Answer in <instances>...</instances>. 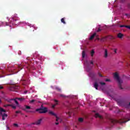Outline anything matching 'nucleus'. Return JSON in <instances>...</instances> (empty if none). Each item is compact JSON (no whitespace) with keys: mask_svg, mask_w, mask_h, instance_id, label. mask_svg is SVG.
Masks as SVG:
<instances>
[{"mask_svg":"<svg viewBox=\"0 0 130 130\" xmlns=\"http://www.w3.org/2000/svg\"><path fill=\"white\" fill-rule=\"evenodd\" d=\"M114 78L115 80H116L117 83H118V86L119 88V89H120V90H123V88L122 87V80H121L120 78H119V76L118 75V74H117V73H115L114 74Z\"/></svg>","mask_w":130,"mask_h":130,"instance_id":"1","label":"nucleus"},{"mask_svg":"<svg viewBox=\"0 0 130 130\" xmlns=\"http://www.w3.org/2000/svg\"><path fill=\"white\" fill-rule=\"evenodd\" d=\"M126 119V117H125L124 119H121L119 120H115L113 119H110V122L112 123V124H115V123H125V122H127L130 120V119Z\"/></svg>","mask_w":130,"mask_h":130,"instance_id":"2","label":"nucleus"},{"mask_svg":"<svg viewBox=\"0 0 130 130\" xmlns=\"http://www.w3.org/2000/svg\"><path fill=\"white\" fill-rule=\"evenodd\" d=\"M36 111L40 114L46 113V112H48V109L46 107H43V105H41V107L37 109Z\"/></svg>","mask_w":130,"mask_h":130,"instance_id":"3","label":"nucleus"},{"mask_svg":"<svg viewBox=\"0 0 130 130\" xmlns=\"http://www.w3.org/2000/svg\"><path fill=\"white\" fill-rule=\"evenodd\" d=\"M3 112H7V111L3 108H0V115L2 116V120H5V117H8V114L5 113H3Z\"/></svg>","mask_w":130,"mask_h":130,"instance_id":"4","label":"nucleus"},{"mask_svg":"<svg viewBox=\"0 0 130 130\" xmlns=\"http://www.w3.org/2000/svg\"><path fill=\"white\" fill-rule=\"evenodd\" d=\"M42 120H43V119L40 118L39 120H38L37 121H36L35 122L31 123V125H32V124H36V125H40V124H41V122H42Z\"/></svg>","mask_w":130,"mask_h":130,"instance_id":"5","label":"nucleus"},{"mask_svg":"<svg viewBox=\"0 0 130 130\" xmlns=\"http://www.w3.org/2000/svg\"><path fill=\"white\" fill-rule=\"evenodd\" d=\"M49 114H51V115H53V116H55V117L56 118V121H58V119H59V118H58V117H57V116L55 114V113H54L53 112H52L51 111H49Z\"/></svg>","mask_w":130,"mask_h":130,"instance_id":"6","label":"nucleus"},{"mask_svg":"<svg viewBox=\"0 0 130 130\" xmlns=\"http://www.w3.org/2000/svg\"><path fill=\"white\" fill-rule=\"evenodd\" d=\"M95 117H96V118H99L100 119H103V117L98 113L95 114Z\"/></svg>","mask_w":130,"mask_h":130,"instance_id":"7","label":"nucleus"},{"mask_svg":"<svg viewBox=\"0 0 130 130\" xmlns=\"http://www.w3.org/2000/svg\"><path fill=\"white\" fill-rule=\"evenodd\" d=\"M54 102L55 103V104H54L52 106V108H54L55 107V106H56V105H58V101L56 100H54Z\"/></svg>","mask_w":130,"mask_h":130,"instance_id":"8","label":"nucleus"},{"mask_svg":"<svg viewBox=\"0 0 130 130\" xmlns=\"http://www.w3.org/2000/svg\"><path fill=\"white\" fill-rule=\"evenodd\" d=\"M96 35L97 34H96V32H94L92 35L90 36V37L89 38V40H93V39L96 36Z\"/></svg>","mask_w":130,"mask_h":130,"instance_id":"9","label":"nucleus"},{"mask_svg":"<svg viewBox=\"0 0 130 130\" xmlns=\"http://www.w3.org/2000/svg\"><path fill=\"white\" fill-rule=\"evenodd\" d=\"M108 52L107 51V49H105V54H104V57L106 58L108 57Z\"/></svg>","mask_w":130,"mask_h":130,"instance_id":"10","label":"nucleus"},{"mask_svg":"<svg viewBox=\"0 0 130 130\" xmlns=\"http://www.w3.org/2000/svg\"><path fill=\"white\" fill-rule=\"evenodd\" d=\"M98 83L97 82H95L94 83V88H95V89H96V90H98Z\"/></svg>","mask_w":130,"mask_h":130,"instance_id":"11","label":"nucleus"},{"mask_svg":"<svg viewBox=\"0 0 130 130\" xmlns=\"http://www.w3.org/2000/svg\"><path fill=\"white\" fill-rule=\"evenodd\" d=\"M123 36V34H121V33H119L117 35V37L118 38H120L121 39L122 38V37Z\"/></svg>","mask_w":130,"mask_h":130,"instance_id":"12","label":"nucleus"},{"mask_svg":"<svg viewBox=\"0 0 130 130\" xmlns=\"http://www.w3.org/2000/svg\"><path fill=\"white\" fill-rule=\"evenodd\" d=\"M18 21V19H15L13 18V23L14 25H18L19 24V22H17Z\"/></svg>","mask_w":130,"mask_h":130,"instance_id":"13","label":"nucleus"},{"mask_svg":"<svg viewBox=\"0 0 130 130\" xmlns=\"http://www.w3.org/2000/svg\"><path fill=\"white\" fill-rule=\"evenodd\" d=\"M16 99L17 100H19V101H20L21 102H22V101H24V100H25V98H17Z\"/></svg>","mask_w":130,"mask_h":130,"instance_id":"14","label":"nucleus"},{"mask_svg":"<svg viewBox=\"0 0 130 130\" xmlns=\"http://www.w3.org/2000/svg\"><path fill=\"white\" fill-rule=\"evenodd\" d=\"M82 54L83 58H85V56H86V51L85 50H83L82 51Z\"/></svg>","mask_w":130,"mask_h":130,"instance_id":"15","label":"nucleus"},{"mask_svg":"<svg viewBox=\"0 0 130 130\" xmlns=\"http://www.w3.org/2000/svg\"><path fill=\"white\" fill-rule=\"evenodd\" d=\"M7 106H10L11 107H12L13 109H16L17 108V107H16V106H14V105H8Z\"/></svg>","mask_w":130,"mask_h":130,"instance_id":"16","label":"nucleus"},{"mask_svg":"<svg viewBox=\"0 0 130 130\" xmlns=\"http://www.w3.org/2000/svg\"><path fill=\"white\" fill-rule=\"evenodd\" d=\"M13 100H14L15 103L16 104V105H17V106H19V102H18V101H17V99H14Z\"/></svg>","mask_w":130,"mask_h":130,"instance_id":"17","label":"nucleus"},{"mask_svg":"<svg viewBox=\"0 0 130 130\" xmlns=\"http://www.w3.org/2000/svg\"><path fill=\"white\" fill-rule=\"evenodd\" d=\"M94 53H95V51L94 50H91V52H90V54H91V56L92 57L93 56Z\"/></svg>","mask_w":130,"mask_h":130,"instance_id":"18","label":"nucleus"},{"mask_svg":"<svg viewBox=\"0 0 130 130\" xmlns=\"http://www.w3.org/2000/svg\"><path fill=\"white\" fill-rule=\"evenodd\" d=\"M61 23H63V24H67V23L64 21V18H63L61 19Z\"/></svg>","mask_w":130,"mask_h":130,"instance_id":"19","label":"nucleus"},{"mask_svg":"<svg viewBox=\"0 0 130 130\" xmlns=\"http://www.w3.org/2000/svg\"><path fill=\"white\" fill-rule=\"evenodd\" d=\"M106 39H107V37H105L104 38H102L101 40V41L104 42L105 41V40H106Z\"/></svg>","mask_w":130,"mask_h":130,"instance_id":"20","label":"nucleus"},{"mask_svg":"<svg viewBox=\"0 0 130 130\" xmlns=\"http://www.w3.org/2000/svg\"><path fill=\"white\" fill-rule=\"evenodd\" d=\"M83 118H79L78 119V121H79L80 122H83Z\"/></svg>","mask_w":130,"mask_h":130,"instance_id":"21","label":"nucleus"},{"mask_svg":"<svg viewBox=\"0 0 130 130\" xmlns=\"http://www.w3.org/2000/svg\"><path fill=\"white\" fill-rule=\"evenodd\" d=\"M25 106V109H31V107L29 106Z\"/></svg>","mask_w":130,"mask_h":130,"instance_id":"22","label":"nucleus"},{"mask_svg":"<svg viewBox=\"0 0 130 130\" xmlns=\"http://www.w3.org/2000/svg\"><path fill=\"white\" fill-rule=\"evenodd\" d=\"M100 83L101 85H102V86H104V85H106L105 82H100Z\"/></svg>","mask_w":130,"mask_h":130,"instance_id":"23","label":"nucleus"},{"mask_svg":"<svg viewBox=\"0 0 130 130\" xmlns=\"http://www.w3.org/2000/svg\"><path fill=\"white\" fill-rule=\"evenodd\" d=\"M126 26H127V25H120V28H122L123 27H125V28H126Z\"/></svg>","mask_w":130,"mask_h":130,"instance_id":"24","label":"nucleus"},{"mask_svg":"<svg viewBox=\"0 0 130 130\" xmlns=\"http://www.w3.org/2000/svg\"><path fill=\"white\" fill-rule=\"evenodd\" d=\"M14 126H15L16 127H18L19 126V125L17 123L13 124Z\"/></svg>","mask_w":130,"mask_h":130,"instance_id":"25","label":"nucleus"},{"mask_svg":"<svg viewBox=\"0 0 130 130\" xmlns=\"http://www.w3.org/2000/svg\"><path fill=\"white\" fill-rule=\"evenodd\" d=\"M56 89L57 90V91H59V92H60V91H61V89L59 88V87H56Z\"/></svg>","mask_w":130,"mask_h":130,"instance_id":"26","label":"nucleus"},{"mask_svg":"<svg viewBox=\"0 0 130 130\" xmlns=\"http://www.w3.org/2000/svg\"><path fill=\"white\" fill-rule=\"evenodd\" d=\"M13 100H14V99H10L9 100H7L8 102H9V103H11V101H12Z\"/></svg>","mask_w":130,"mask_h":130,"instance_id":"27","label":"nucleus"},{"mask_svg":"<svg viewBox=\"0 0 130 130\" xmlns=\"http://www.w3.org/2000/svg\"><path fill=\"white\" fill-rule=\"evenodd\" d=\"M98 75H99V77H103V76H102V74H101L100 73H98Z\"/></svg>","mask_w":130,"mask_h":130,"instance_id":"28","label":"nucleus"},{"mask_svg":"<svg viewBox=\"0 0 130 130\" xmlns=\"http://www.w3.org/2000/svg\"><path fill=\"white\" fill-rule=\"evenodd\" d=\"M35 100H32L31 101H30V103H33L34 102H35Z\"/></svg>","mask_w":130,"mask_h":130,"instance_id":"29","label":"nucleus"},{"mask_svg":"<svg viewBox=\"0 0 130 130\" xmlns=\"http://www.w3.org/2000/svg\"><path fill=\"white\" fill-rule=\"evenodd\" d=\"M105 81L106 82H110V79H107L105 80Z\"/></svg>","mask_w":130,"mask_h":130,"instance_id":"30","label":"nucleus"},{"mask_svg":"<svg viewBox=\"0 0 130 130\" xmlns=\"http://www.w3.org/2000/svg\"><path fill=\"white\" fill-rule=\"evenodd\" d=\"M16 113H21V111H16L15 112Z\"/></svg>","mask_w":130,"mask_h":130,"instance_id":"31","label":"nucleus"},{"mask_svg":"<svg viewBox=\"0 0 130 130\" xmlns=\"http://www.w3.org/2000/svg\"><path fill=\"white\" fill-rule=\"evenodd\" d=\"M3 89H4V86H0V90H3Z\"/></svg>","mask_w":130,"mask_h":130,"instance_id":"32","label":"nucleus"},{"mask_svg":"<svg viewBox=\"0 0 130 130\" xmlns=\"http://www.w3.org/2000/svg\"><path fill=\"white\" fill-rule=\"evenodd\" d=\"M126 28H128V29H130V26L129 25H127V26H126Z\"/></svg>","mask_w":130,"mask_h":130,"instance_id":"33","label":"nucleus"},{"mask_svg":"<svg viewBox=\"0 0 130 130\" xmlns=\"http://www.w3.org/2000/svg\"><path fill=\"white\" fill-rule=\"evenodd\" d=\"M100 31H101V29L98 28L97 32H100Z\"/></svg>","mask_w":130,"mask_h":130,"instance_id":"34","label":"nucleus"},{"mask_svg":"<svg viewBox=\"0 0 130 130\" xmlns=\"http://www.w3.org/2000/svg\"><path fill=\"white\" fill-rule=\"evenodd\" d=\"M60 97H66V96H64V95L63 94H60Z\"/></svg>","mask_w":130,"mask_h":130,"instance_id":"35","label":"nucleus"},{"mask_svg":"<svg viewBox=\"0 0 130 130\" xmlns=\"http://www.w3.org/2000/svg\"><path fill=\"white\" fill-rule=\"evenodd\" d=\"M127 7L129 9H130V4H128Z\"/></svg>","mask_w":130,"mask_h":130,"instance_id":"36","label":"nucleus"},{"mask_svg":"<svg viewBox=\"0 0 130 130\" xmlns=\"http://www.w3.org/2000/svg\"><path fill=\"white\" fill-rule=\"evenodd\" d=\"M127 107L128 108H130V102L129 103V104L128 105Z\"/></svg>","mask_w":130,"mask_h":130,"instance_id":"37","label":"nucleus"},{"mask_svg":"<svg viewBox=\"0 0 130 130\" xmlns=\"http://www.w3.org/2000/svg\"><path fill=\"white\" fill-rule=\"evenodd\" d=\"M116 50H117L116 49H114V52H115V53H117Z\"/></svg>","mask_w":130,"mask_h":130,"instance_id":"38","label":"nucleus"},{"mask_svg":"<svg viewBox=\"0 0 130 130\" xmlns=\"http://www.w3.org/2000/svg\"><path fill=\"white\" fill-rule=\"evenodd\" d=\"M59 123V122H55V124L56 125H58Z\"/></svg>","mask_w":130,"mask_h":130,"instance_id":"39","label":"nucleus"},{"mask_svg":"<svg viewBox=\"0 0 130 130\" xmlns=\"http://www.w3.org/2000/svg\"><path fill=\"white\" fill-rule=\"evenodd\" d=\"M90 63H91V64H94V63H93V61H91Z\"/></svg>","mask_w":130,"mask_h":130,"instance_id":"40","label":"nucleus"},{"mask_svg":"<svg viewBox=\"0 0 130 130\" xmlns=\"http://www.w3.org/2000/svg\"><path fill=\"white\" fill-rule=\"evenodd\" d=\"M29 113H33V112H33V111H29Z\"/></svg>","mask_w":130,"mask_h":130,"instance_id":"41","label":"nucleus"},{"mask_svg":"<svg viewBox=\"0 0 130 130\" xmlns=\"http://www.w3.org/2000/svg\"><path fill=\"white\" fill-rule=\"evenodd\" d=\"M23 110H24V111H26V109H22Z\"/></svg>","mask_w":130,"mask_h":130,"instance_id":"42","label":"nucleus"},{"mask_svg":"<svg viewBox=\"0 0 130 130\" xmlns=\"http://www.w3.org/2000/svg\"><path fill=\"white\" fill-rule=\"evenodd\" d=\"M26 112L29 113V111H26Z\"/></svg>","mask_w":130,"mask_h":130,"instance_id":"43","label":"nucleus"},{"mask_svg":"<svg viewBox=\"0 0 130 130\" xmlns=\"http://www.w3.org/2000/svg\"><path fill=\"white\" fill-rule=\"evenodd\" d=\"M25 117H28V116H27V115H25Z\"/></svg>","mask_w":130,"mask_h":130,"instance_id":"44","label":"nucleus"},{"mask_svg":"<svg viewBox=\"0 0 130 130\" xmlns=\"http://www.w3.org/2000/svg\"><path fill=\"white\" fill-rule=\"evenodd\" d=\"M25 93H27V91H25Z\"/></svg>","mask_w":130,"mask_h":130,"instance_id":"45","label":"nucleus"},{"mask_svg":"<svg viewBox=\"0 0 130 130\" xmlns=\"http://www.w3.org/2000/svg\"><path fill=\"white\" fill-rule=\"evenodd\" d=\"M23 68H20V70H22Z\"/></svg>","mask_w":130,"mask_h":130,"instance_id":"46","label":"nucleus"},{"mask_svg":"<svg viewBox=\"0 0 130 130\" xmlns=\"http://www.w3.org/2000/svg\"><path fill=\"white\" fill-rule=\"evenodd\" d=\"M15 116H17V115H15Z\"/></svg>","mask_w":130,"mask_h":130,"instance_id":"47","label":"nucleus"},{"mask_svg":"<svg viewBox=\"0 0 130 130\" xmlns=\"http://www.w3.org/2000/svg\"><path fill=\"white\" fill-rule=\"evenodd\" d=\"M93 112H95V111H93Z\"/></svg>","mask_w":130,"mask_h":130,"instance_id":"48","label":"nucleus"},{"mask_svg":"<svg viewBox=\"0 0 130 130\" xmlns=\"http://www.w3.org/2000/svg\"><path fill=\"white\" fill-rule=\"evenodd\" d=\"M69 114H70V112H69Z\"/></svg>","mask_w":130,"mask_h":130,"instance_id":"49","label":"nucleus"},{"mask_svg":"<svg viewBox=\"0 0 130 130\" xmlns=\"http://www.w3.org/2000/svg\"><path fill=\"white\" fill-rule=\"evenodd\" d=\"M1 100H0V102H1Z\"/></svg>","mask_w":130,"mask_h":130,"instance_id":"50","label":"nucleus"}]
</instances>
